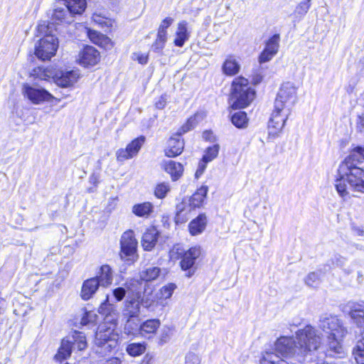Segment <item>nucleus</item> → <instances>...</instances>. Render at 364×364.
Instances as JSON below:
<instances>
[{
	"instance_id": "obj_16",
	"label": "nucleus",
	"mask_w": 364,
	"mask_h": 364,
	"mask_svg": "<svg viewBox=\"0 0 364 364\" xmlns=\"http://www.w3.org/2000/svg\"><path fill=\"white\" fill-rule=\"evenodd\" d=\"M200 255V248L193 247L186 251L182 256L181 267L183 271H188L186 276L191 277L195 273L193 266L197 258Z\"/></svg>"
},
{
	"instance_id": "obj_43",
	"label": "nucleus",
	"mask_w": 364,
	"mask_h": 364,
	"mask_svg": "<svg viewBox=\"0 0 364 364\" xmlns=\"http://www.w3.org/2000/svg\"><path fill=\"white\" fill-rule=\"evenodd\" d=\"M171 191V186L168 182H161L156 185L154 196L159 199L164 198Z\"/></svg>"
},
{
	"instance_id": "obj_11",
	"label": "nucleus",
	"mask_w": 364,
	"mask_h": 364,
	"mask_svg": "<svg viewBox=\"0 0 364 364\" xmlns=\"http://www.w3.org/2000/svg\"><path fill=\"white\" fill-rule=\"evenodd\" d=\"M289 114L286 110L274 109L268 122V139H274L281 135Z\"/></svg>"
},
{
	"instance_id": "obj_60",
	"label": "nucleus",
	"mask_w": 364,
	"mask_h": 364,
	"mask_svg": "<svg viewBox=\"0 0 364 364\" xmlns=\"http://www.w3.org/2000/svg\"><path fill=\"white\" fill-rule=\"evenodd\" d=\"M167 36H168L167 31H160L158 29L156 38L163 39V40H165L167 41V38H168Z\"/></svg>"
},
{
	"instance_id": "obj_31",
	"label": "nucleus",
	"mask_w": 364,
	"mask_h": 364,
	"mask_svg": "<svg viewBox=\"0 0 364 364\" xmlns=\"http://www.w3.org/2000/svg\"><path fill=\"white\" fill-rule=\"evenodd\" d=\"M164 169L171 175L173 181L177 180L183 171V166L180 163L171 160L164 164Z\"/></svg>"
},
{
	"instance_id": "obj_47",
	"label": "nucleus",
	"mask_w": 364,
	"mask_h": 364,
	"mask_svg": "<svg viewBox=\"0 0 364 364\" xmlns=\"http://www.w3.org/2000/svg\"><path fill=\"white\" fill-rule=\"evenodd\" d=\"M97 315L92 311H86L81 318L80 323L83 326L87 325L95 321Z\"/></svg>"
},
{
	"instance_id": "obj_35",
	"label": "nucleus",
	"mask_w": 364,
	"mask_h": 364,
	"mask_svg": "<svg viewBox=\"0 0 364 364\" xmlns=\"http://www.w3.org/2000/svg\"><path fill=\"white\" fill-rule=\"evenodd\" d=\"M203 114H195L193 116L188 119L186 122L181 126V127L178 129L177 133L181 136L182 134L191 131L198 124L199 121L203 119Z\"/></svg>"
},
{
	"instance_id": "obj_54",
	"label": "nucleus",
	"mask_w": 364,
	"mask_h": 364,
	"mask_svg": "<svg viewBox=\"0 0 364 364\" xmlns=\"http://www.w3.org/2000/svg\"><path fill=\"white\" fill-rule=\"evenodd\" d=\"M166 41L156 38L154 43L152 44V49L154 51L159 53L164 49Z\"/></svg>"
},
{
	"instance_id": "obj_32",
	"label": "nucleus",
	"mask_w": 364,
	"mask_h": 364,
	"mask_svg": "<svg viewBox=\"0 0 364 364\" xmlns=\"http://www.w3.org/2000/svg\"><path fill=\"white\" fill-rule=\"evenodd\" d=\"M154 211V205L150 202L135 204L132 207V213L138 217L148 218Z\"/></svg>"
},
{
	"instance_id": "obj_23",
	"label": "nucleus",
	"mask_w": 364,
	"mask_h": 364,
	"mask_svg": "<svg viewBox=\"0 0 364 364\" xmlns=\"http://www.w3.org/2000/svg\"><path fill=\"white\" fill-rule=\"evenodd\" d=\"M161 322L159 319H149L139 326V331L141 336L151 338L159 328Z\"/></svg>"
},
{
	"instance_id": "obj_5",
	"label": "nucleus",
	"mask_w": 364,
	"mask_h": 364,
	"mask_svg": "<svg viewBox=\"0 0 364 364\" xmlns=\"http://www.w3.org/2000/svg\"><path fill=\"white\" fill-rule=\"evenodd\" d=\"M37 32L42 37L36 43L35 55L42 60H50L56 53L58 40L46 21L41 22L38 25Z\"/></svg>"
},
{
	"instance_id": "obj_13",
	"label": "nucleus",
	"mask_w": 364,
	"mask_h": 364,
	"mask_svg": "<svg viewBox=\"0 0 364 364\" xmlns=\"http://www.w3.org/2000/svg\"><path fill=\"white\" fill-rule=\"evenodd\" d=\"M121 257L122 259L133 262L135 259L137 241L132 230L123 233L121 237Z\"/></svg>"
},
{
	"instance_id": "obj_22",
	"label": "nucleus",
	"mask_w": 364,
	"mask_h": 364,
	"mask_svg": "<svg viewBox=\"0 0 364 364\" xmlns=\"http://www.w3.org/2000/svg\"><path fill=\"white\" fill-rule=\"evenodd\" d=\"M188 23L186 21H180L177 24L173 43L176 46L182 47L189 39L190 34L188 31Z\"/></svg>"
},
{
	"instance_id": "obj_46",
	"label": "nucleus",
	"mask_w": 364,
	"mask_h": 364,
	"mask_svg": "<svg viewBox=\"0 0 364 364\" xmlns=\"http://www.w3.org/2000/svg\"><path fill=\"white\" fill-rule=\"evenodd\" d=\"M200 357L193 352H189L186 355L185 364H200Z\"/></svg>"
},
{
	"instance_id": "obj_37",
	"label": "nucleus",
	"mask_w": 364,
	"mask_h": 364,
	"mask_svg": "<svg viewBox=\"0 0 364 364\" xmlns=\"http://www.w3.org/2000/svg\"><path fill=\"white\" fill-rule=\"evenodd\" d=\"M353 355L358 364H364V333L353 348Z\"/></svg>"
},
{
	"instance_id": "obj_25",
	"label": "nucleus",
	"mask_w": 364,
	"mask_h": 364,
	"mask_svg": "<svg viewBox=\"0 0 364 364\" xmlns=\"http://www.w3.org/2000/svg\"><path fill=\"white\" fill-rule=\"evenodd\" d=\"M55 70L53 67L38 66L32 70L31 76L36 80L48 81L51 78L53 80Z\"/></svg>"
},
{
	"instance_id": "obj_24",
	"label": "nucleus",
	"mask_w": 364,
	"mask_h": 364,
	"mask_svg": "<svg viewBox=\"0 0 364 364\" xmlns=\"http://www.w3.org/2000/svg\"><path fill=\"white\" fill-rule=\"evenodd\" d=\"M99 281L97 278H91L84 282L81 289V297L83 300L90 299L99 288Z\"/></svg>"
},
{
	"instance_id": "obj_10",
	"label": "nucleus",
	"mask_w": 364,
	"mask_h": 364,
	"mask_svg": "<svg viewBox=\"0 0 364 364\" xmlns=\"http://www.w3.org/2000/svg\"><path fill=\"white\" fill-rule=\"evenodd\" d=\"M22 94L26 99L36 105L50 102L54 100H57V98L46 89L28 83L23 85ZM58 101H60V100H58Z\"/></svg>"
},
{
	"instance_id": "obj_49",
	"label": "nucleus",
	"mask_w": 364,
	"mask_h": 364,
	"mask_svg": "<svg viewBox=\"0 0 364 364\" xmlns=\"http://www.w3.org/2000/svg\"><path fill=\"white\" fill-rule=\"evenodd\" d=\"M149 55L146 53H143L141 52L134 53L132 55V59L134 60H136L141 65H145L148 62Z\"/></svg>"
},
{
	"instance_id": "obj_3",
	"label": "nucleus",
	"mask_w": 364,
	"mask_h": 364,
	"mask_svg": "<svg viewBox=\"0 0 364 364\" xmlns=\"http://www.w3.org/2000/svg\"><path fill=\"white\" fill-rule=\"evenodd\" d=\"M338 195L344 200L350 197L348 188L364 193V169L346 157L339 165L335 183Z\"/></svg>"
},
{
	"instance_id": "obj_41",
	"label": "nucleus",
	"mask_w": 364,
	"mask_h": 364,
	"mask_svg": "<svg viewBox=\"0 0 364 364\" xmlns=\"http://www.w3.org/2000/svg\"><path fill=\"white\" fill-rule=\"evenodd\" d=\"M231 121L236 127L240 129L247 127L248 124L247 114L245 112H237L233 114Z\"/></svg>"
},
{
	"instance_id": "obj_36",
	"label": "nucleus",
	"mask_w": 364,
	"mask_h": 364,
	"mask_svg": "<svg viewBox=\"0 0 364 364\" xmlns=\"http://www.w3.org/2000/svg\"><path fill=\"white\" fill-rule=\"evenodd\" d=\"M161 269L158 267H150L142 270L139 275L140 279L145 282L156 280L160 275Z\"/></svg>"
},
{
	"instance_id": "obj_63",
	"label": "nucleus",
	"mask_w": 364,
	"mask_h": 364,
	"mask_svg": "<svg viewBox=\"0 0 364 364\" xmlns=\"http://www.w3.org/2000/svg\"><path fill=\"white\" fill-rule=\"evenodd\" d=\"M139 318H132V321H131V326L132 327H135V324L137 323V325L139 326ZM139 327L138 326L137 329L134 331V333L135 331H136L137 330H139Z\"/></svg>"
},
{
	"instance_id": "obj_8",
	"label": "nucleus",
	"mask_w": 364,
	"mask_h": 364,
	"mask_svg": "<svg viewBox=\"0 0 364 364\" xmlns=\"http://www.w3.org/2000/svg\"><path fill=\"white\" fill-rule=\"evenodd\" d=\"M297 101V87L294 83H283L277 93L274 107L279 111L291 113V108Z\"/></svg>"
},
{
	"instance_id": "obj_51",
	"label": "nucleus",
	"mask_w": 364,
	"mask_h": 364,
	"mask_svg": "<svg viewBox=\"0 0 364 364\" xmlns=\"http://www.w3.org/2000/svg\"><path fill=\"white\" fill-rule=\"evenodd\" d=\"M274 55V53L264 48L259 57V63H267L271 60Z\"/></svg>"
},
{
	"instance_id": "obj_6",
	"label": "nucleus",
	"mask_w": 364,
	"mask_h": 364,
	"mask_svg": "<svg viewBox=\"0 0 364 364\" xmlns=\"http://www.w3.org/2000/svg\"><path fill=\"white\" fill-rule=\"evenodd\" d=\"M255 97V91L247 79L237 77L232 82L230 100L234 109H242L250 105Z\"/></svg>"
},
{
	"instance_id": "obj_64",
	"label": "nucleus",
	"mask_w": 364,
	"mask_h": 364,
	"mask_svg": "<svg viewBox=\"0 0 364 364\" xmlns=\"http://www.w3.org/2000/svg\"><path fill=\"white\" fill-rule=\"evenodd\" d=\"M175 250H176V253L181 254V252H179V247H174L173 250L170 252V255L171 258H174Z\"/></svg>"
},
{
	"instance_id": "obj_59",
	"label": "nucleus",
	"mask_w": 364,
	"mask_h": 364,
	"mask_svg": "<svg viewBox=\"0 0 364 364\" xmlns=\"http://www.w3.org/2000/svg\"><path fill=\"white\" fill-rule=\"evenodd\" d=\"M205 167H206V164H205L204 162H202L199 164V167L196 172V178H199L203 174V171L205 170Z\"/></svg>"
},
{
	"instance_id": "obj_53",
	"label": "nucleus",
	"mask_w": 364,
	"mask_h": 364,
	"mask_svg": "<svg viewBox=\"0 0 364 364\" xmlns=\"http://www.w3.org/2000/svg\"><path fill=\"white\" fill-rule=\"evenodd\" d=\"M318 282V276L315 272H311L309 273L306 279L305 282L308 286L313 287L316 285Z\"/></svg>"
},
{
	"instance_id": "obj_30",
	"label": "nucleus",
	"mask_w": 364,
	"mask_h": 364,
	"mask_svg": "<svg viewBox=\"0 0 364 364\" xmlns=\"http://www.w3.org/2000/svg\"><path fill=\"white\" fill-rule=\"evenodd\" d=\"M176 289V285L173 283H169L161 288L157 294V302L163 306L168 304L167 299H170Z\"/></svg>"
},
{
	"instance_id": "obj_20",
	"label": "nucleus",
	"mask_w": 364,
	"mask_h": 364,
	"mask_svg": "<svg viewBox=\"0 0 364 364\" xmlns=\"http://www.w3.org/2000/svg\"><path fill=\"white\" fill-rule=\"evenodd\" d=\"M159 232L155 227H149L146 229L141 238V245L144 250H151L156 244Z\"/></svg>"
},
{
	"instance_id": "obj_12",
	"label": "nucleus",
	"mask_w": 364,
	"mask_h": 364,
	"mask_svg": "<svg viewBox=\"0 0 364 364\" xmlns=\"http://www.w3.org/2000/svg\"><path fill=\"white\" fill-rule=\"evenodd\" d=\"M81 74L77 69H59L55 70L53 82L58 87L63 88H72L77 82Z\"/></svg>"
},
{
	"instance_id": "obj_18",
	"label": "nucleus",
	"mask_w": 364,
	"mask_h": 364,
	"mask_svg": "<svg viewBox=\"0 0 364 364\" xmlns=\"http://www.w3.org/2000/svg\"><path fill=\"white\" fill-rule=\"evenodd\" d=\"M61 2L59 1L55 6L51 14V20L55 23H71L73 21V15L67 6H64V3L61 4Z\"/></svg>"
},
{
	"instance_id": "obj_55",
	"label": "nucleus",
	"mask_w": 364,
	"mask_h": 364,
	"mask_svg": "<svg viewBox=\"0 0 364 364\" xmlns=\"http://www.w3.org/2000/svg\"><path fill=\"white\" fill-rule=\"evenodd\" d=\"M173 19L172 18L166 17L161 21V23L159 27V30L163 31H167V29L173 23Z\"/></svg>"
},
{
	"instance_id": "obj_39",
	"label": "nucleus",
	"mask_w": 364,
	"mask_h": 364,
	"mask_svg": "<svg viewBox=\"0 0 364 364\" xmlns=\"http://www.w3.org/2000/svg\"><path fill=\"white\" fill-rule=\"evenodd\" d=\"M87 34L90 40L95 44H97L100 46H105L110 44L111 41L107 37L104 35L97 33L95 31L89 30L87 31Z\"/></svg>"
},
{
	"instance_id": "obj_28",
	"label": "nucleus",
	"mask_w": 364,
	"mask_h": 364,
	"mask_svg": "<svg viewBox=\"0 0 364 364\" xmlns=\"http://www.w3.org/2000/svg\"><path fill=\"white\" fill-rule=\"evenodd\" d=\"M64 3V6H67V9L74 15L82 14L86 7V0H60Z\"/></svg>"
},
{
	"instance_id": "obj_57",
	"label": "nucleus",
	"mask_w": 364,
	"mask_h": 364,
	"mask_svg": "<svg viewBox=\"0 0 364 364\" xmlns=\"http://www.w3.org/2000/svg\"><path fill=\"white\" fill-rule=\"evenodd\" d=\"M166 104V99L164 96H161L159 100L156 102V107L158 109H163Z\"/></svg>"
},
{
	"instance_id": "obj_33",
	"label": "nucleus",
	"mask_w": 364,
	"mask_h": 364,
	"mask_svg": "<svg viewBox=\"0 0 364 364\" xmlns=\"http://www.w3.org/2000/svg\"><path fill=\"white\" fill-rule=\"evenodd\" d=\"M72 341L73 348H77L79 350H85L87 346V340L85 334L82 332L75 331L72 336L66 337Z\"/></svg>"
},
{
	"instance_id": "obj_4",
	"label": "nucleus",
	"mask_w": 364,
	"mask_h": 364,
	"mask_svg": "<svg viewBox=\"0 0 364 364\" xmlns=\"http://www.w3.org/2000/svg\"><path fill=\"white\" fill-rule=\"evenodd\" d=\"M318 328L326 335V345L330 354L344 353L343 341L348 334V329L343 320L336 315L323 314L318 321Z\"/></svg>"
},
{
	"instance_id": "obj_52",
	"label": "nucleus",
	"mask_w": 364,
	"mask_h": 364,
	"mask_svg": "<svg viewBox=\"0 0 364 364\" xmlns=\"http://www.w3.org/2000/svg\"><path fill=\"white\" fill-rule=\"evenodd\" d=\"M112 294L115 298L116 301H122L126 294V289L124 287H117L112 290Z\"/></svg>"
},
{
	"instance_id": "obj_1",
	"label": "nucleus",
	"mask_w": 364,
	"mask_h": 364,
	"mask_svg": "<svg viewBox=\"0 0 364 364\" xmlns=\"http://www.w3.org/2000/svg\"><path fill=\"white\" fill-rule=\"evenodd\" d=\"M292 337L281 336L274 343V350L284 357L304 356L308 353L318 350L322 337L314 326L306 325L299 329Z\"/></svg>"
},
{
	"instance_id": "obj_56",
	"label": "nucleus",
	"mask_w": 364,
	"mask_h": 364,
	"mask_svg": "<svg viewBox=\"0 0 364 364\" xmlns=\"http://www.w3.org/2000/svg\"><path fill=\"white\" fill-rule=\"evenodd\" d=\"M332 263L338 267H342L345 264L346 258L341 255H336L331 259Z\"/></svg>"
},
{
	"instance_id": "obj_58",
	"label": "nucleus",
	"mask_w": 364,
	"mask_h": 364,
	"mask_svg": "<svg viewBox=\"0 0 364 364\" xmlns=\"http://www.w3.org/2000/svg\"><path fill=\"white\" fill-rule=\"evenodd\" d=\"M357 128L360 131L364 130V114H362L358 117L357 121Z\"/></svg>"
},
{
	"instance_id": "obj_26",
	"label": "nucleus",
	"mask_w": 364,
	"mask_h": 364,
	"mask_svg": "<svg viewBox=\"0 0 364 364\" xmlns=\"http://www.w3.org/2000/svg\"><path fill=\"white\" fill-rule=\"evenodd\" d=\"M207 225V218L204 214H200L196 218L191 220L188 225L189 232L195 236L201 234Z\"/></svg>"
},
{
	"instance_id": "obj_9",
	"label": "nucleus",
	"mask_w": 364,
	"mask_h": 364,
	"mask_svg": "<svg viewBox=\"0 0 364 364\" xmlns=\"http://www.w3.org/2000/svg\"><path fill=\"white\" fill-rule=\"evenodd\" d=\"M208 191V186H202L188 199V203L186 200H183L177 205V220H179L180 218L183 219L188 213H190L196 208L200 207L204 202Z\"/></svg>"
},
{
	"instance_id": "obj_15",
	"label": "nucleus",
	"mask_w": 364,
	"mask_h": 364,
	"mask_svg": "<svg viewBox=\"0 0 364 364\" xmlns=\"http://www.w3.org/2000/svg\"><path fill=\"white\" fill-rule=\"evenodd\" d=\"M145 142V137L141 136L132 140L125 149H120L116 153L118 161H124L137 155L142 145Z\"/></svg>"
},
{
	"instance_id": "obj_61",
	"label": "nucleus",
	"mask_w": 364,
	"mask_h": 364,
	"mask_svg": "<svg viewBox=\"0 0 364 364\" xmlns=\"http://www.w3.org/2000/svg\"><path fill=\"white\" fill-rule=\"evenodd\" d=\"M103 364H121V361L117 358H112L106 360Z\"/></svg>"
},
{
	"instance_id": "obj_27",
	"label": "nucleus",
	"mask_w": 364,
	"mask_h": 364,
	"mask_svg": "<svg viewBox=\"0 0 364 364\" xmlns=\"http://www.w3.org/2000/svg\"><path fill=\"white\" fill-rule=\"evenodd\" d=\"M223 72L228 76L237 74L240 69V65L235 56L229 55L223 64Z\"/></svg>"
},
{
	"instance_id": "obj_40",
	"label": "nucleus",
	"mask_w": 364,
	"mask_h": 364,
	"mask_svg": "<svg viewBox=\"0 0 364 364\" xmlns=\"http://www.w3.org/2000/svg\"><path fill=\"white\" fill-rule=\"evenodd\" d=\"M311 1L303 0L298 4L293 14L296 18L301 20L307 14L311 7Z\"/></svg>"
},
{
	"instance_id": "obj_42",
	"label": "nucleus",
	"mask_w": 364,
	"mask_h": 364,
	"mask_svg": "<svg viewBox=\"0 0 364 364\" xmlns=\"http://www.w3.org/2000/svg\"><path fill=\"white\" fill-rule=\"evenodd\" d=\"M146 344L140 343H133L127 346V352L133 357L139 356L143 354L146 350Z\"/></svg>"
},
{
	"instance_id": "obj_62",
	"label": "nucleus",
	"mask_w": 364,
	"mask_h": 364,
	"mask_svg": "<svg viewBox=\"0 0 364 364\" xmlns=\"http://www.w3.org/2000/svg\"><path fill=\"white\" fill-rule=\"evenodd\" d=\"M213 137V133L210 131H205L203 133V138L205 140H211Z\"/></svg>"
},
{
	"instance_id": "obj_2",
	"label": "nucleus",
	"mask_w": 364,
	"mask_h": 364,
	"mask_svg": "<svg viewBox=\"0 0 364 364\" xmlns=\"http://www.w3.org/2000/svg\"><path fill=\"white\" fill-rule=\"evenodd\" d=\"M115 307L109 301L107 296L105 301L100 305L99 312L105 315L104 322L97 328L95 333V350L101 355H105L117 346L119 333L116 331L117 325Z\"/></svg>"
},
{
	"instance_id": "obj_14",
	"label": "nucleus",
	"mask_w": 364,
	"mask_h": 364,
	"mask_svg": "<svg viewBox=\"0 0 364 364\" xmlns=\"http://www.w3.org/2000/svg\"><path fill=\"white\" fill-rule=\"evenodd\" d=\"M343 311L348 314L353 323L364 331V301H349Z\"/></svg>"
},
{
	"instance_id": "obj_50",
	"label": "nucleus",
	"mask_w": 364,
	"mask_h": 364,
	"mask_svg": "<svg viewBox=\"0 0 364 364\" xmlns=\"http://www.w3.org/2000/svg\"><path fill=\"white\" fill-rule=\"evenodd\" d=\"M171 338V330L169 328H164L159 337V343L160 345L166 343Z\"/></svg>"
},
{
	"instance_id": "obj_45",
	"label": "nucleus",
	"mask_w": 364,
	"mask_h": 364,
	"mask_svg": "<svg viewBox=\"0 0 364 364\" xmlns=\"http://www.w3.org/2000/svg\"><path fill=\"white\" fill-rule=\"evenodd\" d=\"M219 149L220 146L218 144H214L213 146L207 148L203 157V162L207 164L215 159L218 154Z\"/></svg>"
},
{
	"instance_id": "obj_21",
	"label": "nucleus",
	"mask_w": 364,
	"mask_h": 364,
	"mask_svg": "<svg viewBox=\"0 0 364 364\" xmlns=\"http://www.w3.org/2000/svg\"><path fill=\"white\" fill-rule=\"evenodd\" d=\"M114 272L108 264H103L97 272V278L102 287H109L113 282Z\"/></svg>"
},
{
	"instance_id": "obj_17",
	"label": "nucleus",
	"mask_w": 364,
	"mask_h": 364,
	"mask_svg": "<svg viewBox=\"0 0 364 364\" xmlns=\"http://www.w3.org/2000/svg\"><path fill=\"white\" fill-rule=\"evenodd\" d=\"M77 60L80 65L90 68L96 65L100 62V55L94 47L86 46L80 51Z\"/></svg>"
},
{
	"instance_id": "obj_29",
	"label": "nucleus",
	"mask_w": 364,
	"mask_h": 364,
	"mask_svg": "<svg viewBox=\"0 0 364 364\" xmlns=\"http://www.w3.org/2000/svg\"><path fill=\"white\" fill-rule=\"evenodd\" d=\"M71 343L70 338H65L62 340L58 353L54 356L56 361L62 362L70 356L73 349Z\"/></svg>"
},
{
	"instance_id": "obj_48",
	"label": "nucleus",
	"mask_w": 364,
	"mask_h": 364,
	"mask_svg": "<svg viewBox=\"0 0 364 364\" xmlns=\"http://www.w3.org/2000/svg\"><path fill=\"white\" fill-rule=\"evenodd\" d=\"M348 156H352V161L355 163L358 158L364 160V147L357 146L354 148Z\"/></svg>"
},
{
	"instance_id": "obj_34",
	"label": "nucleus",
	"mask_w": 364,
	"mask_h": 364,
	"mask_svg": "<svg viewBox=\"0 0 364 364\" xmlns=\"http://www.w3.org/2000/svg\"><path fill=\"white\" fill-rule=\"evenodd\" d=\"M203 114H195L193 116L188 119L186 122L181 126V127L178 129L177 133L181 136L182 134L191 131L198 124L199 121L203 119Z\"/></svg>"
},
{
	"instance_id": "obj_19",
	"label": "nucleus",
	"mask_w": 364,
	"mask_h": 364,
	"mask_svg": "<svg viewBox=\"0 0 364 364\" xmlns=\"http://www.w3.org/2000/svg\"><path fill=\"white\" fill-rule=\"evenodd\" d=\"M183 147L184 143L181 139V135L177 133L168 139L167 147L164 150L165 155L168 157L177 156L182 153Z\"/></svg>"
},
{
	"instance_id": "obj_44",
	"label": "nucleus",
	"mask_w": 364,
	"mask_h": 364,
	"mask_svg": "<svg viewBox=\"0 0 364 364\" xmlns=\"http://www.w3.org/2000/svg\"><path fill=\"white\" fill-rule=\"evenodd\" d=\"M279 35L274 34L267 41L264 48L276 55L279 50Z\"/></svg>"
},
{
	"instance_id": "obj_7",
	"label": "nucleus",
	"mask_w": 364,
	"mask_h": 364,
	"mask_svg": "<svg viewBox=\"0 0 364 364\" xmlns=\"http://www.w3.org/2000/svg\"><path fill=\"white\" fill-rule=\"evenodd\" d=\"M140 285V283L136 279H132L129 282L126 283V287L128 289L132 290L133 294L132 296H129L124 303V309L123 311V316L127 318V323L124 326L125 333L130 335L134 333V331L138 328L137 323L135 324V327L131 326L132 318H138L140 312V298L141 291L137 289H133L132 286Z\"/></svg>"
},
{
	"instance_id": "obj_38",
	"label": "nucleus",
	"mask_w": 364,
	"mask_h": 364,
	"mask_svg": "<svg viewBox=\"0 0 364 364\" xmlns=\"http://www.w3.org/2000/svg\"><path fill=\"white\" fill-rule=\"evenodd\" d=\"M260 364H289L273 352H265L260 360Z\"/></svg>"
}]
</instances>
